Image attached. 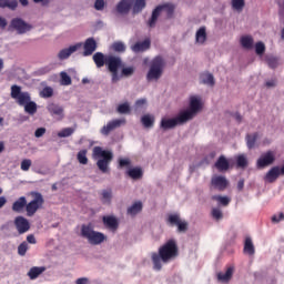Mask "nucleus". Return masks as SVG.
<instances>
[{
  "label": "nucleus",
  "instance_id": "nucleus-41",
  "mask_svg": "<svg viewBox=\"0 0 284 284\" xmlns=\"http://www.w3.org/2000/svg\"><path fill=\"white\" fill-rule=\"evenodd\" d=\"M212 200L217 201V203H220V205H223L224 207L230 205V197L227 196L213 195Z\"/></svg>",
  "mask_w": 284,
  "mask_h": 284
},
{
  "label": "nucleus",
  "instance_id": "nucleus-46",
  "mask_svg": "<svg viewBox=\"0 0 284 284\" xmlns=\"http://www.w3.org/2000/svg\"><path fill=\"white\" fill-rule=\"evenodd\" d=\"M119 114H130V104L124 102L118 106Z\"/></svg>",
  "mask_w": 284,
  "mask_h": 284
},
{
  "label": "nucleus",
  "instance_id": "nucleus-18",
  "mask_svg": "<svg viewBox=\"0 0 284 284\" xmlns=\"http://www.w3.org/2000/svg\"><path fill=\"white\" fill-rule=\"evenodd\" d=\"M83 48V57H90L94 54V52L97 51V40H94V38L87 39Z\"/></svg>",
  "mask_w": 284,
  "mask_h": 284
},
{
  "label": "nucleus",
  "instance_id": "nucleus-45",
  "mask_svg": "<svg viewBox=\"0 0 284 284\" xmlns=\"http://www.w3.org/2000/svg\"><path fill=\"white\" fill-rule=\"evenodd\" d=\"M61 77V85H72V78L68 75L65 72L60 73Z\"/></svg>",
  "mask_w": 284,
  "mask_h": 284
},
{
  "label": "nucleus",
  "instance_id": "nucleus-21",
  "mask_svg": "<svg viewBox=\"0 0 284 284\" xmlns=\"http://www.w3.org/2000/svg\"><path fill=\"white\" fill-rule=\"evenodd\" d=\"M215 168L217 172H227L230 170V161H227L225 155H221L215 162Z\"/></svg>",
  "mask_w": 284,
  "mask_h": 284
},
{
  "label": "nucleus",
  "instance_id": "nucleus-62",
  "mask_svg": "<svg viewBox=\"0 0 284 284\" xmlns=\"http://www.w3.org/2000/svg\"><path fill=\"white\" fill-rule=\"evenodd\" d=\"M243 187H245V180H240L237 182V190L242 192Z\"/></svg>",
  "mask_w": 284,
  "mask_h": 284
},
{
  "label": "nucleus",
  "instance_id": "nucleus-15",
  "mask_svg": "<svg viewBox=\"0 0 284 284\" xmlns=\"http://www.w3.org/2000/svg\"><path fill=\"white\" fill-rule=\"evenodd\" d=\"M14 225L18 234H26L30 230V222L23 216L16 217Z\"/></svg>",
  "mask_w": 284,
  "mask_h": 284
},
{
  "label": "nucleus",
  "instance_id": "nucleus-27",
  "mask_svg": "<svg viewBox=\"0 0 284 284\" xmlns=\"http://www.w3.org/2000/svg\"><path fill=\"white\" fill-rule=\"evenodd\" d=\"M195 41H196V43H200L201 45H203V43H205V41H207V31H206L205 27H201L196 31Z\"/></svg>",
  "mask_w": 284,
  "mask_h": 284
},
{
  "label": "nucleus",
  "instance_id": "nucleus-52",
  "mask_svg": "<svg viewBox=\"0 0 284 284\" xmlns=\"http://www.w3.org/2000/svg\"><path fill=\"white\" fill-rule=\"evenodd\" d=\"M212 216H213V219H216V221H219V220L223 219V212L221 211V209H213Z\"/></svg>",
  "mask_w": 284,
  "mask_h": 284
},
{
  "label": "nucleus",
  "instance_id": "nucleus-19",
  "mask_svg": "<svg viewBox=\"0 0 284 284\" xmlns=\"http://www.w3.org/2000/svg\"><path fill=\"white\" fill-rule=\"evenodd\" d=\"M283 176L281 173V168L278 166H273L264 176V180L266 183H275V181L280 178Z\"/></svg>",
  "mask_w": 284,
  "mask_h": 284
},
{
  "label": "nucleus",
  "instance_id": "nucleus-51",
  "mask_svg": "<svg viewBox=\"0 0 284 284\" xmlns=\"http://www.w3.org/2000/svg\"><path fill=\"white\" fill-rule=\"evenodd\" d=\"M134 74V67H128L122 69V77H132Z\"/></svg>",
  "mask_w": 284,
  "mask_h": 284
},
{
  "label": "nucleus",
  "instance_id": "nucleus-29",
  "mask_svg": "<svg viewBox=\"0 0 284 284\" xmlns=\"http://www.w3.org/2000/svg\"><path fill=\"white\" fill-rule=\"evenodd\" d=\"M244 254H248V256H254L256 250L254 248V243L252 242V237H246L244 242Z\"/></svg>",
  "mask_w": 284,
  "mask_h": 284
},
{
  "label": "nucleus",
  "instance_id": "nucleus-42",
  "mask_svg": "<svg viewBox=\"0 0 284 284\" xmlns=\"http://www.w3.org/2000/svg\"><path fill=\"white\" fill-rule=\"evenodd\" d=\"M266 63L274 70V68H278V58L274 55H266Z\"/></svg>",
  "mask_w": 284,
  "mask_h": 284
},
{
  "label": "nucleus",
  "instance_id": "nucleus-2",
  "mask_svg": "<svg viewBox=\"0 0 284 284\" xmlns=\"http://www.w3.org/2000/svg\"><path fill=\"white\" fill-rule=\"evenodd\" d=\"M10 97L11 99L16 100V103H18V105L24 108L27 114H34V112H37V103L32 102V98L28 92L21 91L20 85H11Z\"/></svg>",
  "mask_w": 284,
  "mask_h": 284
},
{
  "label": "nucleus",
  "instance_id": "nucleus-44",
  "mask_svg": "<svg viewBox=\"0 0 284 284\" xmlns=\"http://www.w3.org/2000/svg\"><path fill=\"white\" fill-rule=\"evenodd\" d=\"M72 134H74V129L65 128L58 133V136H60V139H65L68 136H72Z\"/></svg>",
  "mask_w": 284,
  "mask_h": 284
},
{
  "label": "nucleus",
  "instance_id": "nucleus-33",
  "mask_svg": "<svg viewBox=\"0 0 284 284\" xmlns=\"http://www.w3.org/2000/svg\"><path fill=\"white\" fill-rule=\"evenodd\" d=\"M24 210L28 216L34 215L37 212V197L33 199L30 203H27V205L24 206Z\"/></svg>",
  "mask_w": 284,
  "mask_h": 284
},
{
  "label": "nucleus",
  "instance_id": "nucleus-40",
  "mask_svg": "<svg viewBox=\"0 0 284 284\" xmlns=\"http://www.w3.org/2000/svg\"><path fill=\"white\" fill-rule=\"evenodd\" d=\"M125 43L121 41H115L111 45V50H113V52H125Z\"/></svg>",
  "mask_w": 284,
  "mask_h": 284
},
{
  "label": "nucleus",
  "instance_id": "nucleus-16",
  "mask_svg": "<svg viewBox=\"0 0 284 284\" xmlns=\"http://www.w3.org/2000/svg\"><path fill=\"white\" fill-rule=\"evenodd\" d=\"M133 3H134V0H121L116 4L115 10L119 14H128L130 10H132Z\"/></svg>",
  "mask_w": 284,
  "mask_h": 284
},
{
  "label": "nucleus",
  "instance_id": "nucleus-24",
  "mask_svg": "<svg viewBox=\"0 0 284 284\" xmlns=\"http://www.w3.org/2000/svg\"><path fill=\"white\" fill-rule=\"evenodd\" d=\"M150 45H151L150 39H145L142 42H136L135 44H133L131 47V50L133 52H145V50H150Z\"/></svg>",
  "mask_w": 284,
  "mask_h": 284
},
{
  "label": "nucleus",
  "instance_id": "nucleus-34",
  "mask_svg": "<svg viewBox=\"0 0 284 284\" xmlns=\"http://www.w3.org/2000/svg\"><path fill=\"white\" fill-rule=\"evenodd\" d=\"M78 162L81 165H88V150L83 149L77 154Z\"/></svg>",
  "mask_w": 284,
  "mask_h": 284
},
{
  "label": "nucleus",
  "instance_id": "nucleus-3",
  "mask_svg": "<svg viewBox=\"0 0 284 284\" xmlns=\"http://www.w3.org/2000/svg\"><path fill=\"white\" fill-rule=\"evenodd\" d=\"M93 159L97 161V166L102 174L110 173V164L114 159V154L110 150H103L101 146L93 148Z\"/></svg>",
  "mask_w": 284,
  "mask_h": 284
},
{
  "label": "nucleus",
  "instance_id": "nucleus-39",
  "mask_svg": "<svg viewBox=\"0 0 284 284\" xmlns=\"http://www.w3.org/2000/svg\"><path fill=\"white\" fill-rule=\"evenodd\" d=\"M101 201L110 205V203H112V190H103Z\"/></svg>",
  "mask_w": 284,
  "mask_h": 284
},
{
  "label": "nucleus",
  "instance_id": "nucleus-37",
  "mask_svg": "<svg viewBox=\"0 0 284 284\" xmlns=\"http://www.w3.org/2000/svg\"><path fill=\"white\" fill-rule=\"evenodd\" d=\"M141 123L144 128H152L154 125V116L145 114L141 118Z\"/></svg>",
  "mask_w": 284,
  "mask_h": 284
},
{
  "label": "nucleus",
  "instance_id": "nucleus-32",
  "mask_svg": "<svg viewBox=\"0 0 284 284\" xmlns=\"http://www.w3.org/2000/svg\"><path fill=\"white\" fill-rule=\"evenodd\" d=\"M142 210H143V203L135 202L132 204V206L128 209V214H130L131 216H136V214H139V212H141Z\"/></svg>",
  "mask_w": 284,
  "mask_h": 284
},
{
  "label": "nucleus",
  "instance_id": "nucleus-30",
  "mask_svg": "<svg viewBox=\"0 0 284 284\" xmlns=\"http://www.w3.org/2000/svg\"><path fill=\"white\" fill-rule=\"evenodd\" d=\"M132 6L133 14H140V12H143V10H145V6H148V2L145 0H134Z\"/></svg>",
  "mask_w": 284,
  "mask_h": 284
},
{
  "label": "nucleus",
  "instance_id": "nucleus-31",
  "mask_svg": "<svg viewBox=\"0 0 284 284\" xmlns=\"http://www.w3.org/2000/svg\"><path fill=\"white\" fill-rule=\"evenodd\" d=\"M240 43L242 48H245V50H252L254 47V39L252 36H243L240 40Z\"/></svg>",
  "mask_w": 284,
  "mask_h": 284
},
{
  "label": "nucleus",
  "instance_id": "nucleus-1",
  "mask_svg": "<svg viewBox=\"0 0 284 284\" xmlns=\"http://www.w3.org/2000/svg\"><path fill=\"white\" fill-rule=\"evenodd\" d=\"M176 256H179V245L176 244V241L169 240L160 246L158 253L154 252L151 254L153 268L156 270V272H161L163 268V264L161 263H170V261H174Z\"/></svg>",
  "mask_w": 284,
  "mask_h": 284
},
{
  "label": "nucleus",
  "instance_id": "nucleus-57",
  "mask_svg": "<svg viewBox=\"0 0 284 284\" xmlns=\"http://www.w3.org/2000/svg\"><path fill=\"white\" fill-rule=\"evenodd\" d=\"M29 278H31V281H34V278H37V266H33L29 273H28Z\"/></svg>",
  "mask_w": 284,
  "mask_h": 284
},
{
  "label": "nucleus",
  "instance_id": "nucleus-28",
  "mask_svg": "<svg viewBox=\"0 0 284 284\" xmlns=\"http://www.w3.org/2000/svg\"><path fill=\"white\" fill-rule=\"evenodd\" d=\"M234 275V267H229L225 273H219L217 280L222 283H229V281H232V276Z\"/></svg>",
  "mask_w": 284,
  "mask_h": 284
},
{
  "label": "nucleus",
  "instance_id": "nucleus-38",
  "mask_svg": "<svg viewBox=\"0 0 284 284\" xmlns=\"http://www.w3.org/2000/svg\"><path fill=\"white\" fill-rule=\"evenodd\" d=\"M201 81L202 83H204L205 85H214V75L212 73H203L201 75Z\"/></svg>",
  "mask_w": 284,
  "mask_h": 284
},
{
  "label": "nucleus",
  "instance_id": "nucleus-43",
  "mask_svg": "<svg viewBox=\"0 0 284 284\" xmlns=\"http://www.w3.org/2000/svg\"><path fill=\"white\" fill-rule=\"evenodd\" d=\"M54 94V90L51 87H45L42 91H40V97L42 99H50Z\"/></svg>",
  "mask_w": 284,
  "mask_h": 284
},
{
  "label": "nucleus",
  "instance_id": "nucleus-9",
  "mask_svg": "<svg viewBox=\"0 0 284 284\" xmlns=\"http://www.w3.org/2000/svg\"><path fill=\"white\" fill-rule=\"evenodd\" d=\"M184 123H187V120H185V115H182L180 112L175 118H172V119L163 118L161 120L160 128L162 130H174L176 125H183Z\"/></svg>",
  "mask_w": 284,
  "mask_h": 284
},
{
  "label": "nucleus",
  "instance_id": "nucleus-6",
  "mask_svg": "<svg viewBox=\"0 0 284 284\" xmlns=\"http://www.w3.org/2000/svg\"><path fill=\"white\" fill-rule=\"evenodd\" d=\"M165 68V60L161 55L155 57L151 63L146 73L148 81H159L163 77V70Z\"/></svg>",
  "mask_w": 284,
  "mask_h": 284
},
{
  "label": "nucleus",
  "instance_id": "nucleus-12",
  "mask_svg": "<svg viewBox=\"0 0 284 284\" xmlns=\"http://www.w3.org/2000/svg\"><path fill=\"white\" fill-rule=\"evenodd\" d=\"M276 161V154L274 151H267L263 153L256 162L258 170H263L264 168H268Z\"/></svg>",
  "mask_w": 284,
  "mask_h": 284
},
{
  "label": "nucleus",
  "instance_id": "nucleus-35",
  "mask_svg": "<svg viewBox=\"0 0 284 284\" xmlns=\"http://www.w3.org/2000/svg\"><path fill=\"white\" fill-rule=\"evenodd\" d=\"M231 6L236 12H243L245 0H231Z\"/></svg>",
  "mask_w": 284,
  "mask_h": 284
},
{
  "label": "nucleus",
  "instance_id": "nucleus-59",
  "mask_svg": "<svg viewBox=\"0 0 284 284\" xmlns=\"http://www.w3.org/2000/svg\"><path fill=\"white\" fill-rule=\"evenodd\" d=\"M75 284H90L88 277H80L75 281Z\"/></svg>",
  "mask_w": 284,
  "mask_h": 284
},
{
  "label": "nucleus",
  "instance_id": "nucleus-23",
  "mask_svg": "<svg viewBox=\"0 0 284 284\" xmlns=\"http://www.w3.org/2000/svg\"><path fill=\"white\" fill-rule=\"evenodd\" d=\"M102 221H103L105 227H108L109 230H113V232L119 230V221L116 220V217L103 216Z\"/></svg>",
  "mask_w": 284,
  "mask_h": 284
},
{
  "label": "nucleus",
  "instance_id": "nucleus-13",
  "mask_svg": "<svg viewBox=\"0 0 284 284\" xmlns=\"http://www.w3.org/2000/svg\"><path fill=\"white\" fill-rule=\"evenodd\" d=\"M211 185L214 187V190H219V192H225V190H227V185H230V182L223 175H215L211 179Z\"/></svg>",
  "mask_w": 284,
  "mask_h": 284
},
{
  "label": "nucleus",
  "instance_id": "nucleus-22",
  "mask_svg": "<svg viewBox=\"0 0 284 284\" xmlns=\"http://www.w3.org/2000/svg\"><path fill=\"white\" fill-rule=\"evenodd\" d=\"M47 109L50 112L51 116H58L59 120L63 119V109L61 105L50 103Z\"/></svg>",
  "mask_w": 284,
  "mask_h": 284
},
{
  "label": "nucleus",
  "instance_id": "nucleus-25",
  "mask_svg": "<svg viewBox=\"0 0 284 284\" xmlns=\"http://www.w3.org/2000/svg\"><path fill=\"white\" fill-rule=\"evenodd\" d=\"M128 176H130V179H133V181H139L141 179H143V169L135 166L132 169H129L126 171Z\"/></svg>",
  "mask_w": 284,
  "mask_h": 284
},
{
  "label": "nucleus",
  "instance_id": "nucleus-64",
  "mask_svg": "<svg viewBox=\"0 0 284 284\" xmlns=\"http://www.w3.org/2000/svg\"><path fill=\"white\" fill-rule=\"evenodd\" d=\"M27 241H28V243H32V244L37 243V240L34 239V235H28Z\"/></svg>",
  "mask_w": 284,
  "mask_h": 284
},
{
  "label": "nucleus",
  "instance_id": "nucleus-20",
  "mask_svg": "<svg viewBox=\"0 0 284 284\" xmlns=\"http://www.w3.org/2000/svg\"><path fill=\"white\" fill-rule=\"evenodd\" d=\"M26 205H28V200H26V196H21L13 202L12 211L17 212V214H22L26 211Z\"/></svg>",
  "mask_w": 284,
  "mask_h": 284
},
{
  "label": "nucleus",
  "instance_id": "nucleus-36",
  "mask_svg": "<svg viewBox=\"0 0 284 284\" xmlns=\"http://www.w3.org/2000/svg\"><path fill=\"white\" fill-rule=\"evenodd\" d=\"M258 139V133L247 134L246 135V144L248 150H252L254 145H256V140Z\"/></svg>",
  "mask_w": 284,
  "mask_h": 284
},
{
  "label": "nucleus",
  "instance_id": "nucleus-11",
  "mask_svg": "<svg viewBox=\"0 0 284 284\" xmlns=\"http://www.w3.org/2000/svg\"><path fill=\"white\" fill-rule=\"evenodd\" d=\"M166 223L174 227L176 225L178 232H187V223L181 220V215L179 213L169 214Z\"/></svg>",
  "mask_w": 284,
  "mask_h": 284
},
{
  "label": "nucleus",
  "instance_id": "nucleus-56",
  "mask_svg": "<svg viewBox=\"0 0 284 284\" xmlns=\"http://www.w3.org/2000/svg\"><path fill=\"white\" fill-rule=\"evenodd\" d=\"M18 7L19 2L17 0H11L7 2V8H9V10H17Z\"/></svg>",
  "mask_w": 284,
  "mask_h": 284
},
{
  "label": "nucleus",
  "instance_id": "nucleus-5",
  "mask_svg": "<svg viewBox=\"0 0 284 284\" xmlns=\"http://www.w3.org/2000/svg\"><path fill=\"white\" fill-rule=\"evenodd\" d=\"M164 10L166 12V18L172 19L174 17V10H176V6L173 3L166 2L164 4L158 6L151 14V18L148 21L149 28H155L156 21H159V17H161V12Z\"/></svg>",
  "mask_w": 284,
  "mask_h": 284
},
{
  "label": "nucleus",
  "instance_id": "nucleus-61",
  "mask_svg": "<svg viewBox=\"0 0 284 284\" xmlns=\"http://www.w3.org/2000/svg\"><path fill=\"white\" fill-rule=\"evenodd\" d=\"M148 103V100L145 99H140L135 102L136 108H142V105H145Z\"/></svg>",
  "mask_w": 284,
  "mask_h": 284
},
{
  "label": "nucleus",
  "instance_id": "nucleus-63",
  "mask_svg": "<svg viewBox=\"0 0 284 284\" xmlns=\"http://www.w3.org/2000/svg\"><path fill=\"white\" fill-rule=\"evenodd\" d=\"M6 26H8V21L6 20V18L0 17V28H6Z\"/></svg>",
  "mask_w": 284,
  "mask_h": 284
},
{
  "label": "nucleus",
  "instance_id": "nucleus-10",
  "mask_svg": "<svg viewBox=\"0 0 284 284\" xmlns=\"http://www.w3.org/2000/svg\"><path fill=\"white\" fill-rule=\"evenodd\" d=\"M9 30H16L18 34H26L32 30V26L28 24L21 18H13L9 24Z\"/></svg>",
  "mask_w": 284,
  "mask_h": 284
},
{
  "label": "nucleus",
  "instance_id": "nucleus-4",
  "mask_svg": "<svg viewBox=\"0 0 284 284\" xmlns=\"http://www.w3.org/2000/svg\"><path fill=\"white\" fill-rule=\"evenodd\" d=\"M80 236H82V239L88 240V243L90 245H101V243H104V241L108 239L105 234L99 231H94L92 224H82Z\"/></svg>",
  "mask_w": 284,
  "mask_h": 284
},
{
  "label": "nucleus",
  "instance_id": "nucleus-8",
  "mask_svg": "<svg viewBox=\"0 0 284 284\" xmlns=\"http://www.w3.org/2000/svg\"><path fill=\"white\" fill-rule=\"evenodd\" d=\"M201 99L196 97H191L190 98V106L189 110L180 112L182 116H184L185 121H192L199 112H201Z\"/></svg>",
  "mask_w": 284,
  "mask_h": 284
},
{
  "label": "nucleus",
  "instance_id": "nucleus-58",
  "mask_svg": "<svg viewBox=\"0 0 284 284\" xmlns=\"http://www.w3.org/2000/svg\"><path fill=\"white\" fill-rule=\"evenodd\" d=\"M43 205V195L41 193H37V210H39Z\"/></svg>",
  "mask_w": 284,
  "mask_h": 284
},
{
  "label": "nucleus",
  "instance_id": "nucleus-54",
  "mask_svg": "<svg viewBox=\"0 0 284 284\" xmlns=\"http://www.w3.org/2000/svg\"><path fill=\"white\" fill-rule=\"evenodd\" d=\"M94 8H95V10H103L105 8V1L104 0H95Z\"/></svg>",
  "mask_w": 284,
  "mask_h": 284
},
{
  "label": "nucleus",
  "instance_id": "nucleus-49",
  "mask_svg": "<svg viewBox=\"0 0 284 284\" xmlns=\"http://www.w3.org/2000/svg\"><path fill=\"white\" fill-rule=\"evenodd\" d=\"M27 252H28V242H22L18 246V254H19V256H26Z\"/></svg>",
  "mask_w": 284,
  "mask_h": 284
},
{
  "label": "nucleus",
  "instance_id": "nucleus-14",
  "mask_svg": "<svg viewBox=\"0 0 284 284\" xmlns=\"http://www.w3.org/2000/svg\"><path fill=\"white\" fill-rule=\"evenodd\" d=\"M121 125H125V119H116L113 121H110L101 129V134L104 136H108L110 132L113 130H116V128H121Z\"/></svg>",
  "mask_w": 284,
  "mask_h": 284
},
{
  "label": "nucleus",
  "instance_id": "nucleus-48",
  "mask_svg": "<svg viewBox=\"0 0 284 284\" xmlns=\"http://www.w3.org/2000/svg\"><path fill=\"white\" fill-rule=\"evenodd\" d=\"M255 52L258 57H263V54H265V43L257 42L255 44Z\"/></svg>",
  "mask_w": 284,
  "mask_h": 284
},
{
  "label": "nucleus",
  "instance_id": "nucleus-17",
  "mask_svg": "<svg viewBox=\"0 0 284 284\" xmlns=\"http://www.w3.org/2000/svg\"><path fill=\"white\" fill-rule=\"evenodd\" d=\"M79 48H81V43L71 45L67 49H62L59 53H58V58L60 59V61H63L65 59H70V57L72 54H74V52H77V50H79Z\"/></svg>",
  "mask_w": 284,
  "mask_h": 284
},
{
  "label": "nucleus",
  "instance_id": "nucleus-60",
  "mask_svg": "<svg viewBox=\"0 0 284 284\" xmlns=\"http://www.w3.org/2000/svg\"><path fill=\"white\" fill-rule=\"evenodd\" d=\"M43 134H45V128H38L37 129V138H41L43 136Z\"/></svg>",
  "mask_w": 284,
  "mask_h": 284
},
{
  "label": "nucleus",
  "instance_id": "nucleus-55",
  "mask_svg": "<svg viewBox=\"0 0 284 284\" xmlns=\"http://www.w3.org/2000/svg\"><path fill=\"white\" fill-rule=\"evenodd\" d=\"M271 221L272 223H281V221H284V214L280 213L278 215H273Z\"/></svg>",
  "mask_w": 284,
  "mask_h": 284
},
{
  "label": "nucleus",
  "instance_id": "nucleus-26",
  "mask_svg": "<svg viewBox=\"0 0 284 284\" xmlns=\"http://www.w3.org/2000/svg\"><path fill=\"white\" fill-rule=\"evenodd\" d=\"M93 62L95 63L97 68H103V65L108 62V55L103 54L102 52H95L93 54Z\"/></svg>",
  "mask_w": 284,
  "mask_h": 284
},
{
  "label": "nucleus",
  "instance_id": "nucleus-53",
  "mask_svg": "<svg viewBox=\"0 0 284 284\" xmlns=\"http://www.w3.org/2000/svg\"><path fill=\"white\" fill-rule=\"evenodd\" d=\"M30 165H32V162L30 160H23L21 162V170L28 172V170H30Z\"/></svg>",
  "mask_w": 284,
  "mask_h": 284
},
{
  "label": "nucleus",
  "instance_id": "nucleus-7",
  "mask_svg": "<svg viewBox=\"0 0 284 284\" xmlns=\"http://www.w3.org/2000/svg\"><path fill=\"white\" fill-rule=\"evenodd\" d=\"M105 65L109 72H111L112 83H116L119 81V69L123 65V61L116 55H106Z\"/></svg>",
  "mask_w": 284,
  "mask_h": 284
},
{
  "label": "nucleus",
  "instance_id": "nucleus-50",
  "mask_svg": "<svg viewBox=\"0 0 284 284\" xmlns=\"http://www.w3.org/2000/svg\"><path fill=\"white\" fill-rule=\"evenodd\" d=\"M130 165H132V161H130V159L125 158L119 160V168H130Z\"/></svg>",
  "mask_w": 284,
  "mask_h": 284
},
{
  "label": "nucleus",
  "instance_id": "nucleus-47",
  "mask_svg": "<svg viewBox=\"0 0 284 284\" xmlns=\"http://www.w3.org/2000/svg\"><path fill=\"white\" fill-rule=\"evenodd\" d=\"M237 168H247V158L245 155H239L236 158Z\"/></svg>",
  "mask_w": 284,
  "mask_h": 284
}]
</instances>
